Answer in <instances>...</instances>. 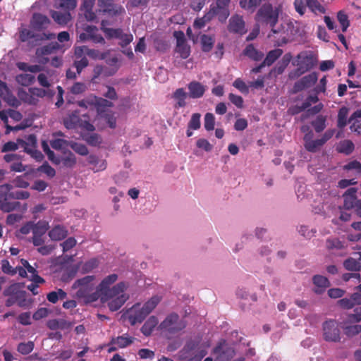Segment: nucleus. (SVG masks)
Instances as JSON below:
<instances>
[{
	"label": "nucleus",
	"instance_id": "50",
	"mask_svg": "<svg viewBox=\"0 0 361 361\" xmlns=\"http://www.w3.org/2000/svg\"><path fill=\"white\" fill-rule=\"evenodd\" d=\"M70 142L63 139H54L51 140L50 145L56 150H63L69 146Z\"/></svg>",
	"mask_w": 361,
	"mask_h": 361
},
{
	"label": "nucleus",
	"instance_id": "63",
	"mask_svg": "<svg viewBox=\"0 0 361 361\" xmlns=\"http://www.w3.org/2000/svg\"><path fill=\"white\" fill-rule=\"evenodd\" d=\"M345 333L347 336H353L361 331V325L355 324L353 326H344Z\"/></svg>",
	"mask_w": 361,
	"mask_h": 361
},
{
	"label": "nucleus",
	"instance_id": "23",
	"mask_svg": "<svg viewBox=\"0 0 361 361\" xmlns=\"http://www.w3.org/2000/svg\"><path fill=\"white\" fill-rule=\"evenodd\" d=\"M159 323L158 318L156 316H150L141 327V332L145 336H149L152 334L154 328Z\"/></svg>",
	"mask_w": 361,
	"mask_h": 361
},
{
	"label": "nucleus",
	"instance_id": "14",
	"mask_svg": "<svg viewBox=\"0 0 361 361\" xmlns=\"http://www.w3.org/2000/svg\"><path fill=\"white\" fill-rule=\"evenodd\" d=\"M317 79L318 77L316 73H312L304 76L295 83L293 87L294 92H300L304 89L312 87L317 82Z\"/></svg>",
	"mask_w": 361,
	"mask_h": 361
},
{
	"label": "nucleus",
	"instance_id": "21",
	"mask_svg": "<svg viewBox=\"0 0 361 361\" xmlns=\"http://www.w3.org/2000/svg\"><path fill=\"white\" fill-rule=\"evenodd\" d=\"M50 24V20L44 15L35 13L31 20L32 26L38 30H42L48 27Z\"/></svg>",
	"mask_w": 361,
	"mask_h": 361
},
{
	"label": "nucleus",
	"instance_id": "5",
	"mask_svg": "<svg viewBox=\"0 0 361 361\" xmlns=\"http://www.w3.org/2000/svg\"><path fill=\"white\" fill-rule=\"evenodd\" d=\"M185 327V322L176 313H171L160 323L158 329L166 336L171 337Z\"/></svg>",
	"mask_w": 361,
	"mask_h": 361
},
{
	"label": "nucleus",
	"instance_id": "22",
	"mask_svg": "<svg viewBox=\"0 0 361 361\" xmlns=\"http://www.w3.org/2000/svg\"><path fill=\"white\" fill-rule=\"evenodd\" d=\"M312 281L315 286L314 292L317 294L322 293L330 286L328 279L321 275H315Z\"/></svg>",
	"mask_w": 361,
	"mask_h": 361
},
{
	"label": "nucleus",
	"instance_id": "30",
	"mask_svg": "<svg viewBox=\"0 0 361 361\" xmlns=\"http://www.w3.org/2000/svg\"><path fill=\"white\" fill-rule=\"evenodd\" d=\"M94 5V0H83L82 2V9L84 10L85 17L89 20H94L96 18V15L92 11V8Z\"/></svg>",
	"mask_w": 361,
	"mask_h": 361
},
{
	"label": "nucleus",
	"instance_id": "32",
	"mask_svg": "<svg viewBox=\"0 0 361 361\" xmlns=\"http://www.w3.org/2000/svg\"><path fill=\"white\" fill-rule=\"evenodd\" d=\"M66 296V293L63 290L59 288L56 291H51L49 293H48L47 295V298L50 302L54 304L56 303L60 300H62L65 299Z\"/></svg>",
	"mask_w": 361,
	"mask_h": 361
},
{
	"label": "nucleus",
	"instance_id": "61",
	"mask_svg": "<svg viewBox=\"0 0 361 361\" xmlns=\"http://www.w3.org/2000/svg\"><path fill=\"white\" fill-rule=\"evenodd\" d=\"M343 169L346 171H353L356 173H360L361 172V164L354 160L343 166Z\"/></svg>",
	"mask_w": 361,
	"mask_h": 361
},
{
	"label": "nucleus",
	"instance_id": "13",
	"mask_svg": "<svg viewBox=\"0 0 361 361\" xmlns=\"http://www.w3.org/2000/svg\"><path fill=\"white\" fill-rule=\"evenodd\" d=\"M112 20H102L101 23V29L105 34V36L108 39H121L124 32H123V30L120 28H109L106 26L111 24H114L115 21L116 20L115 18H111Z\"/></svg>",
	"mask_w": 361,
	"mask_h": 361
},
{
	"label": "nucleus",
	"instance_id": "20",
	"mask_svg": "<svg viewBox=\"0 0 361 361\" xmlns=\"http://www.w3.org/2000/svg\"><path fill=\"white\" fill-rule=\"evenodd\" d=\"M357 189L355 188H350L348 189L343 194V207L347 209L355 208L357 202L356 199Z\"/></svg>",
	"mask_w": 361,
	"mask_h": 361
},
{
	"label": "nucleus",
	"instance_id": "7",
	"mask_svg": "<svg viewBox=\"0 0 361 361\" xmlns=\"http://www.w3.org/2000/svg\"><path fill=\"white\" fill-rule=\"evenodd\" d=\"M113 1L114 0H99L101 7L99 12H102L109 18L123 17L125 9L121 6L113 4Z\"/></svg>",
	"mask_w": 361,
	"mask_h": 361
},
{
	"label": "nucleus",
	"instance_id": "41",
	"mask_svg": "<svg viewBox=\"0 0 361 361\" xmlns=\"http://www.w3.org/2000/svg\"><path fill=\"white\" fill-rule=\"evenodd\" d=\"M348 114V109L342 107L340 109L338 114V126L341 128H343L347 124V118Z\"/></svg>",
	"mask_w": 361,
	"mask_h": 361
},
{
	"label": "nucleus",
	"instance_id": "48",
	"mask_svg": "<svg viewBox=\"0 0 361 361\" xmlns=\"http://www.w3.org/2000/svg\"><path fill=\"white\" fill-rule=\"evenodd\" d=\"M343 265L345 268L350 271H359L361 268L360 262L353 258H349L346 259Z\"/></svg>",
	"mask_w": 361,
	"mask_h": 361
},
{
	"label": "nucleus",
	"instance_id": "43",
	"mask_svg": "<svg viewBox=\"0 0 361 361\" xmlns=\"http://www.w3.org/2000/svg\"><path fill=\"white\" fill-rule=\"evenodd\" d=\"M34 343L32 341L20 343L17 350L22 355H27L33 350Z\"/></svg>",
	"mask_w": 361,
	"mask_h": 361
},
{
	"label": "nucleus",
	"instance_id": "37",
	"mask_svg": "<svg viewBox=\"0 0 361 361\" xmlns=\"http://www.w3.org/2000/svg\"><path fill=\"white\" fill-rule=\"evenodd\" d=\"M59 159L61 163L66 167H73L76 164V158L71 152H64Z\"/></svg>",
	"mask_w": 361,
	"mask_h": 361
},
{
	"label": "nucleus",
	"instance_id": "60",
	"mask_svg": "<svg viewBox=\"0 0 361 361\" xmlns=\"http://www.w3.org/2000/svg\"><path fill=\"white\" fill-rule=\"evenodd\" d=\"M337 18L342 26L343 32H345L349 26L348 16L343 11H341L338 13Z\"/></svg>",
	"mask_w": 361,
	"mask_h": 361
},
{
	"label": "nucleus",
	"instance_id": "58",
	"mask_svg": "<svg viewBox=\"0 0 361 361\" xmlns=\"http://www.w3.org/2000/svg\"><path fill=\"white\" fill-rule=\"evenodd\" d=\"M321 146H322V145L320 143L319 139L314 140H305V147L310 152H316Z\"/></svg>",
	"mask_w": 361,
	"mask_h": 361
},
{
	"label": "nucleus",
	"instance_id": "57",
	"mask_svg": "<svg viewBox=\"0 0 361 361\" xmlns=\"http://www.w3.org/2000/svg\"><path fill=\"white\" fill-rule=\"evenodd\" d=\"M19 206L20 203L18 202H9L4 201L1 203L0 209L4 212H10L15 210Z\"/></svg>",
	"mask_w": 361,
	"mask_h": 361
},
{
	"label": "nucleus",
	"instance_id": "39",
	"mask_svg": "<svg viewBox=\"0 0 361 361\" xmlns=\"http://www.w3.org/2000/svg\"><path fill=\"white\" fill-rule=\"evenodd\" d=\"M202 49L203 51H209L214 44V39L209 35H203L201 37Z\"/></svg>",
	"mask_w": 361,
	"mask_h": 361
},
{
	"label": "nucleus",
	"instance_id": "36",
	"mask_svg": "<svg viewBox=\"0 0 361 361\" xmlns=\"http://www.w3.org/2000/svg\"><path fill=\"white\" fill-rule=\"evenodd\" d=\"M59 44L57 42H52L48 45L44 46L37 49L36 54L38 56L47 55L53 52V51L59 49Z\"/></svg>",
	"mask_w": 361,
	"mask_h": 361
},
{
	"label": "nucleus",
	"instance_id": "10",
	"mask_svg": "<svg viewBox=\"0 0 361 361\" xmlns=\"http://www.w3.org/2000/svg\"><path fill=\"white\" fill-rule=\"evenodd\" d=\"M91 40L94 43H99L104 44V38L99 33V30L95 26L88 25L85 28V32L80 33L78 37V41L84 42Z\"/></svg>",
	"mask_w": 361,
	"mask_h": 361
},
{
	"label": "nucleus",
	"instance_id": "4",
	"mask_svg": "<svg viewBox=\"0 0 361 361\" xmlns=\"http://www.w3.org/2000/svg\"><path fill=\"white\" fill-rule=\"evenodd\" d=\"M94 276H87L82 279L76 280L72 285V289L76 290L78 298L83 300L85 303H92L98 300L97 289H94Z\"/></svg>",
	"mask_w": 361,
	"mask_h": 361
},
{
	"label": "nucleus",
	"instance_id": "19",
	"mask_svg": "<svg viewBox=\"0 0 361 361\" xmlns=\"http://www.w3.org/2000/svg\"><path fill=\"white\" fill-rule=\"evenodd\" d=\"M188 96L192 99L202 97L206 90V87L197 81H192L188 85Z\"/></svg>",
	"mask_w": 361,
	"mask_h": 361
},
{
	"label": "nucleus",
	"instance_id": "2",
	"mask_svg": "<svg viewBox=\"0 0 361 361\" xmlns=\"http://www.w3.org/2000/svg\"><path fill=\"white\" fill-rule=\"evenodd\" d=\"M279 11L276 7H273L271 4H263L257 11L255 20L258 23L271 27V30L268 35L277 46H282L287 43L291 37L289 32V25H281L278 29L274 28L279 20Z\"/></svg>",
	"mask_w": 361,
	"mask_h": 361
},
{
	"label": "nucleus",
	"instance_id": "3",
	"mask_svg": "<svg viewBox=\"0 0 361 361\" xmlns=\"http://www.w3.org/2000/svg\"><path fill=\"white\" fill-rule=\"evenodd\" d=\"M161 298L154 295L144 304L135 303L123 312L121 319L128 322L132 326L142 323L160 302Z\"/></svg>",
	"mask_w": 361,
	"mask_h": 361
},
{
	"label": "nucleus",
	"instance_id": "12",
	"mask_svg": "<svg viewBox=\"0 0 361 361\" xmlns=\"http://www.w3.org/2000/svg\"><path fill=\"white\" fill-rule=\"evenodd\" d=\"M18 142L20 145V147H23L24 150L29 154H35L36 158H42V154L41 152L35 150V147L37 144V139L35 135H29L25 139L18 138Z\"/></svg>",
	"mask_w": 361,
	"mask_h": 361
},
{
	"label": "nucleus",
	"instance_id": "55",
	"mask_svg": "<svg viewBox=\"0 0 361 361\" xmlns=\"http://www.w3.org/2000/svg\"><path fill=\"white\" fill-rule=\"evenodd\" d=\"M298 231L301 235H302L307 238H312L314 235V234L316 233L315 229H314V228L310 229L308 228V226H305V225L300 226L298 228Z\"/></svg>",
	"mask_w": 361,
	"mask_h": 361
},
{
	"label": "nucleus",
	"instance_id": "42",
	"mask_svg": "<svg viewBox=\"0 0 361 361\" xmlns=\"http://www.w3.org/2000/svg\"><path fill=\"white\" fill-rule=\"evenodd\" d=\"M326 116L319 115L312 121V124L316 132L320 133L326 128Z\"/></svg>",
	"mask_w": 361,
	"mask_h": 361
},
{
	"label": "nucleus",
	"instance_id": "49",
	"mask_svg": "<svg viewBox=\"0 0 361 361\" xmlns=\"http://www.w3.org/2000/svg\"><path fill=\"white\" fill-rule=\"evenodd\" d=\"M176 51L183 59H187L190 54V47L186 42L176 44Z\"/></svg>",
	"mask_w": 361,
	"mask_h": 361
},
{
	"label": "nucleus",
	"instance_id": "6",
	"mask_svg": "<svg viewBox=\"0 0 361 361\" xmlns=\"http://www.w3.org/2000/svg\"><path fill=\"white\" fill-rule=\"evenodd\" d=\"M78 106L89 109L90 111L96 110L98 115L102 116V109L113 106V103L105 99L97 97L94 94H90L85 99L78 102Z\"/></svg>",
	"mask_w": 361,
	"mask_h": 361
},
{
	"label": "nucleus",
	"instance_id": "45",
	"mask_svg": "<svg viewBox=\"0 0 361 361\" xmlns=\"http://www.w3.org/2000/svg\"><path fill=\"white\" fill-rule=\"evenodd\" d=\"M49 226L46 221H39L35 225H33L32 233L33 235H43L48 230Z\"/></svg>",
	"mask_w": 361,
	"mask_h": 361
},
{
	"label": "nucleus",
	"instance_id": "35",
	"mask_svg": "<svg viewBox=\"0 0 361 361\" xmlns=\"http://www.w3.org/2000/svg\"><path fill=\"white\" fill-rule=\"evenodd\" d=\"M8 116L16 121H20L23 117L21 114L16 110L9 109L7 111H0V118L4 122L7 123Z\"/></svg>",
	"mask_w": 361,
	"mask_h": 361
},
{
	"label": "nucleus",
	"instance_id": "33",
	"mask_svg": "<svg viewBox=\"0 0 361 361\" xmlns=\"http://www.w3.org/2000/svg\"><path fill=\"white\" fill-rule=\"evenodd\" d=\"M18 95L22 101L29 104H36L38 102L37 99L33 97L30 88L27 90L23 89L19 90Z\"/></svg>",
	"mask_w": 361,
	"mask_h": 361
},
{
	"label": "nucleus",
	"instance_id": "25",
	"mask_svg": "<svg viewBox=\"0 0 361 361\" xmlns=\"http://www.w3.org/2000/svg\"><path fill=\"white\" fill-rule=\"evenodd\" d=\"M135 338L129 336L128 334H123L116 338H113L111 341V345H115L117 348H123L130 345Z\"/></svg>",
	"mask_w": 361,
	"mask_h": 361
},
{
	"label": "nucleus",
	"instance_id": "1",
	"mask_svg": "<svg viewBox=\"0 0 361 361\" xmlns=\"http://www.w3.org/2000/svg\"><path fill=\"white\" fill-rule=\"evenodd\" d=\"M118 275L111 274L105 276L97 286L98 300L106 304L111 312L119 310L129 299L126 293L129 284L127 282H119L113 286L118 280Z\"/></svg>",
	"mask_w": 361,
	"mask_h": 361
},
{
	"label": "nucleus",
	"instance_id": "24",
	"mask_svg": "<svg viewBox=\"0 0 361 361\" xmlns=\"http://www.w3.org/2000/svg\"><path fill=\"white\" fill-rule=\"evenodd\" d=\"M188 94L183 88L177 89L173 94V98L176 101L175 108H182L186 106V99Z\"/></svg>",
	"mask_w": 361,
	"mask_h": 361
},
{
	"label": "nucleus",
	"instance_id": "34",
	"mask_svg": "<svg viewBox=\"0 0 361 361\" xmlns=\"http://www.w3.org/2000/svg\"><path fill=\"white\" fill-rule=\"evenodd\" d=\"M216 12V11H209L202 18L196 19L193 24L194 27L196 29L203 27L215 16Z\"/></svg>",
	"mask_w": 361,
	"mask_h": 361
},
{
	"label": "nucleus",
	"instance_id": "40",
	"mask_svg": "<svg viewBox=\"0 0 361 361\" xmlns=\"http://www.w3.org/2000/svg\"><path fill=\"white\" fill-rule=\"evenodd\" d=\"M298 68L289 73V78L290 79H295L300 76L302 74L305 73L307 71L311 68V66L309 64H303V61H301L300 64H298Z\"/></svg>",
	"mask_w": 361,
	"mask_h": 361
},
{
	"label": "nucleus",
	"instance_id": "38",
	"mask_svg": "<svg viewBox=\"0 0 361 361\" xmlns=\"http://www.w3.org/2000/svg\"><path fill=\"white\" fill-rule=\"evenodd\" d=\"M282 54L283 51L280 49L271 50L267 54L263 62L267 66H271L278 58L281 56Z\"/></svg>",
	"mask_w": 361,
	"mask_h": 361
},
{
	"label": "nucleus",
	"instance_id": "59",
	"mask_svg": "<svg viewBox=\"0 0 361 361\" xmlns=\"http://www.w3.org/2000/svg\"><path fill=\"white\" fill-rule=\"evenodd\" d=\"M307 5L313 12L324 13V7L317 0H307Z\"/></svg>",
	"mask_w": 361,
	"mask_h": 361
},
{
	"label": "nucleus",
	"instance_id": "28",
	"mask_svg": "<svg viewBox=\"0 0 361 361\" xmlns=\"http://www.w3.org/2000/svg\"><path fill=\"white\" fill-rule=\"evenodd\" d=\"M79 267L77 265H71L66 267L64 269H63L61 275V279L63 282H69L71 281L76 275Z\"/></svg>",
	"mask_w": 361,
	"mask_h": 361
},
{
	"label": "nucleus",
	"instance_id": "11",
	"mask_svg": "<svg viewBox=\"0 0 361 361\" xmlns=\"http://www.w3.org/2000/svg\"><path fill=\"white\" fill-rule=\"evenodd\" d=\"M213 353L216 355L214 361H228L234 356L235 351L226 341H222L214 349Z\"/></svg>",
	"mask_w": 361,
	"mask_h": 361
},
{
	"label": "nucleus",
	"instance_id": "56",
	"mask_svg": "<svg viewBox=\"0 0 361 361\" xmlns=\"http://www.w3.org/2000/svg\"><path fill=\"white\" fill-rule=\"evenodd\" d=\"M201 115L198 113L193 114L188 123V128L192 130H197L200 128Z\"/></svg>",
	"mask_w": 361,
	"mask_h": 361
},
{
	"label": "nucleus",
	"instance_id": "8",
	"mask_svg": "<svg viewBox=\"0 0 361 361\" xmlns=\"http://www.w3.org/2000/svg\"><path fill=\"white\" fill-rule=\"evenodd\" d=\"M64 125L68 129H74L78 127H80L88 131L94 130V126L88 121H82L79 118V115L77 111L73 112L66 116L63 120Z\"/></svg>",
	"mask_w": 361,
	"mask_h": 361
},
{
	"label": "nucleus",
	"instance_id": "51",
	"mask_svg": "<svg viewBox=\"0 0 361 361\" xmlns=\"http://www.w3.org/2000/svg\"><path fill=\"white\" fill-rule=\"evenodd\" d=\"M95 51L92 49H90L86 46H82V47H78L75 49V55L77 57V59H80L82 57H84L83 55L85 54L90 56H94Z\"/></svg>",
	"mask_w": 361,
	"mask_h": 361
},
{
	"label": "nucleus",
	"instance_id": "53",
	"mask_svg": "<svg viewBox=\"0 0 361 361\" xmlns=\"http://www.w3.org/2000/svg\"><path fill=\"white\" fill-rule=\"evenodd\" d=\"M215 125V118L213 114L207 113L204 118V126L207 130L210 131L214 130Z\"/></svg>",
	"mask_w": 361,
	"mask_h": 361
},
{
	"label": "nucleus",
	"instance_id": "44",
	"mask_svg": "<svg viewBox=\"0 0 361 361\" xmlns=\"http://www.w3.org/2000/svg\"><path fill=\"white\" fill-rule=\"evenodd\" d=\"M17 82L24 86H27L33 82L35 77L30 73H22L16 77Z\"/></svg>",
	"mask_w": 361,
	"mask_h": 361
},
{
	"label": "nucleus",
	"instance_id": "31",
	"mask_svg": "<svg viewBox=\"0 0 361 361\" xmlns=\"http://www.w3.org/2000/svg\"><path fill=\"white\" fill-rule=\"evenodd\" d=\"M354 148V144L349 140L341 141L336 147V149L338 152L343 153L345 154H350L352 153Z\"/></svg>",
	"mask_w": 361,
	"mask_h": 361
},
{
	"label": "nucleus",
	"instance_id": "54",
	"mask_svg": "<svg viewBox=\"0 0 361 361\" xmlns=\"http://www.w3.org/2000/svg\"><path fill=\"white\" fill-rule=\"evenodd\" d=\"M262 0H240V6L247 10H253L260 4Z\"/></svg>",
	"mask_w": 361,
	"mask_h": 361
},
{
	"label": "nucleus",
	"instance_id": "64",
	"mask_svg": "<svg viewBox=\"0 0 361 361\" xmlns=\"http://www.w3.org/2000/svg\"><path fill=\"white\" fill-rule=\"evenodd\" d=\"M39 171L45 173L49 178H53L56 175L55 169L47 163L42 164L39 168Z\"/></svg>",
	"mask_w": 361,
	"mask_h": 361
},
{
	"label": "nucleus",
	"instance_id": "47",
	"mask_svg": "<svg viewBox=\"0 0 361 361\" xmlns=\"http://www.w3.org/2000/svg\"><path fill=\"white\" fill-rule=\"evenodd\" d=\"M97 116L104 118L110 128L116 127V118L111 111L106 112L104 109H102V116L97 114Z\"/></svg>",
	"mask_w": 361,
	"mask_h": 361
},
{
	"label": "nucleus",
	"instance_id": "16",
	"mask_svg": "<svg viewBox=\"0 0 361 361\" xmlns=\"http://www.w3.org/2000/svg\"><path fill=\"white\" fill-rule=\"evenodd\" d=\"M228 28L230 32L240 35L246 32L245 22L243 17L239 15H235L230 18Z\"/></svg>",
	"mask_w": 361,
	"mask_h": 361
},
{
	"label": "nucleus",
	"instance_id": "26",
	"mask_svg": "<svg viewBox=\"0 0 361 361\" xmlns=\"http://www.w3.org/2000/svg\"><path fill=\"white\" fill-rule=\"evenodd\" d=\"M68 234L67 230L61 226H56L49 232V236L52 240H61L66 237Z\"/></svg>",
	"mask_w": 361,
	"mask_h": 361
},
{
	"label": "nucleus",
	"instance_id": "18",
	"mask_svg": "<svg viewBox=\"0 0 361 361\" xmlns=\"http://www.w3.org/2000/svg\"><path fill=\"white\" fill-rule=\"evenodd\" d=\"M231 0H217L216 6L212 8L210 11H216L215 15L219 16V20L224 21L229 16V11L228 6Z\"/></svg>",
	"mask_w": 361,
	"mask_h": 361
},
{
	"label": "nucleus",
	"instance_id": "9",
	"mask_svg": "<svg viewBox=\"0 0 361 361\" xmlns=\"http://www.w3.org/2000/svg\"><path fill=\"white\" fill-rule=\"evenodd\" d=\"M324 338L327 341H340V329L336 321L330 319L323 324Z\"/></svg>",
	"mask_w": 361,
	"mask_h": 361
},
{
	"label": "nucleus",
	"instance_id": "15",
	"mask_svg": "<svg viewBox=\"0 0 361 361\" xmlns=\"http://www.w3.org/2000/svg\"><path fill=\"white\" fill-rule=\"evenodd\" d=\"M4 159L7 163H11L10 169L15 172H23L26 167L22 164L21 157L16 154H7L4 155Z\"/></svg>",
	"mask_w": 361,
	"mask_h": 361
},
{
	"label": "nucleus",
	"instance_id": "29",
	"mask_svg": "<svg viewBox=\"0 0 361 361\" xmlns=\"http://www.w3.org/2000/svg\"><path fill=\"white\" fill-rule=\"evenodd\" d=\"M243 54L250 59L256 61L262 60L264 57V54L255 48L252 44L247 45L244 49Z\"/></svg>",
	"mask_w": 361,
	"mask_h": 361
},
{
	"label": "nucleus",
	"instance_id": "27",
	"mask_svg": "<svg viewBox=\"0 0 361 361\" xmlns=\"http://www.w3.org/2000/svg\"><path fill=\"white\" fill-rule=\"evenodd\" d=\"M51 16L56 23L59 25H66L71 19V16L68 11L60 12V11H51Z\"/></svg>",
	"mask_w": 361,
	"mask_h": 361
},
{
	"label": "nucleus",
	"instance_id": "17",
	"mask_svg": "<svg viewBox=\"0 0 361 361\" xmlns=\"http://www.w3.org/2000/svg\"><path fill=\"white\" fill-rule=\"evenodd\" d=\"M35 37H37V40L52 39L55 38V35L54 33H44L35 36L32 31L26 28H23L20 31V39L23 42L28 41L29 39Z\"/></svg>",
	"mask_w": 361,
	"mask_h": 361
},
{
	"label": "nucleus",
	"instance_id": "62",
	"mask_svg": "<svg viewBox=\"0 0 361 361\" xmlns=\"http://www.w3.org/2000/svg\"><path fill=\"white\" fill-rule=\"evenodd\" d=\"M98 260L95 258L86 262L82 267V272L87 273L95 269L98 266Z\"/></svg>",
	"mask_w": 361,
	"mask_h": 361
},
{
	"label": "nucleus",
	"instance_id": "52",
	"mask_svg": "<svg viewBox=\"0 0 361 361\" xmlns=\"http://www.w3.org/2000/svg\"><path fill=\"white\" fill-rule=\"evenodd\" d=\"M69 146L78 154L82 156H85L88 154V149L87 147L80 143H77L75 142H71Z\"/></svg>",
	"mask_w": 361,
	"mask_h": 361
},
{
	"label": "nucleus",
	"instance_id": "46",
	"mask_svg": "<svg viewBox=\"0 0 361 361\" xmlns=\"http://www.w3.org/2000/svg\"><path fill=\"white\" fill-rule=\"evenodd\" d=\"M83 139L92 146H99L102 142L101 137L96 133L87 134L83 137Z\"/></svg>",
	"mask_w": 361,
	"mask_h": 361
}]
</instances>
